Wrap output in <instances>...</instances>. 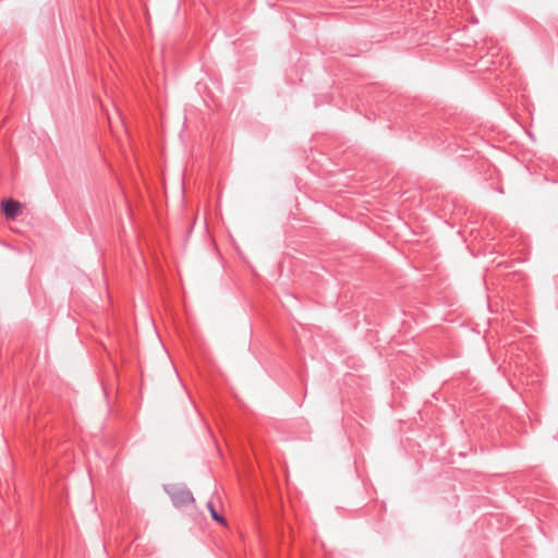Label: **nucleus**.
I'll return each instance as SVG.
<instances>
[{"instance_id": "obj_1", "label": "nucleus", "mask_w": 558, "mask_h": 558, "mask_svg": "<svg viewBox=\"0 0 558 558\" xmlns=\"http://www.w3.org/2000/svg\"><path fill=\"white\" fill-rule=\"evenodd\" d=\"M173 505L178 508L186 507L194 502L192 493L186 488H174L170 493Z\"/></svg>"}, {"instance_id": "obj_2", "label": "nucleus", "mask_w": 558, "mask_h": 558, "mask_svg": "<svg viewBox=\"0 0 558 558\" xmlns=\"http://www.w3.org/2000/svg\"><path fill=\"white\" fill-rule=\"evenodd\" d=\"M7 218L15 219L21 214V203L14 199H4L1 204Z\"/></svg>"}, {"instance_id": "obj_3", "label": "nucleus", "mask_w": 558, "mask_h": 558, "mask_svg": "<svg viewBox=\"0 0 558 558\" xmlns=\"http://www.w3.org/2000/svg\"><path fill=\"white\" fill-rule=\"evenodd\" d=\"M207 508H208V510L210 512L211 518L215 521H217V522H219L220 524H223V525L226 524L225 518L217 512V510H216V508H215V506H214V504L211 501L207 502Z\"/></svg>"}]
</instances>
